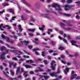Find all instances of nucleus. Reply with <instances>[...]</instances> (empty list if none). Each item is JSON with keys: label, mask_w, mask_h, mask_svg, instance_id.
<instances>
[{"label": "nucleus", "mask_w": 80, "mask_h": 80, "mask_svg": "<svg viewBox=\"0 0 80 80\" xmlns=\"http://www.w3.org/2000/svg\"><path fill=\"white\" fill-rule=\"evenodd\" d=\"M23 57L24 58H29V56H26L25 55H24L23 56Z\"/></svg>", "instance_id": "obj_50"}, {"label": "nucleus", "mask_w": 80, "mask_h": 80, "mask_svg": "<svg viewBox=\"0 0 80 80\" xmlns=\"http://www.w3.org/2000/svg\"><path fill=\"white\" fill-rule=\"evenodd\" d=\"M59 34H60L61 35L62 34H63V31H60L59 32Z\"/></svg>", "instance_id": "obj_43"}, {"label": "nucleus", "mask_w": 80, "mask_h": 80, "mask_svg": "<svg viewBox=\"0 0 80 80\" xmlns=\"http://www.w3.org/2000/svg\"><path fill=\"white\" fill-rule=\"evenodd\" d=\"M13 37L15 39V40H16V39H17V37L15 36V35L13 36V37Z\"/></svg>", "instance_id": "obj_61"}, {"label": "nucleus", "mask_w": 80, "mask_h": 80, "mask_svg": "<svg viewBox=\"0 0 80 80\" xmlns=\"http://www.w3.org/2000/svg\"><path fill=\"white\" fill-rule=\"evenodd\" d=\"M25 68H31V67H32V66H31L27 64L25 65Z\"/></svg>", "instance_id": "obj_21"}, {"label": "nucleus", "mask_w": 80, "mask_h": 80, "mask_svg": "<svg viewBox=\"0 0 80 80\" xmlns=\"http://www.w3.org/2000/svg\"><path fill=\"white\" fill-rule=\"evenodd\" d=\"M16 17H13L11 19V20H10V22H12V20H15V18H16Z\"/></svg>", "instance_id": "obj_31"}, {"label": "nucleus", "mask_w": 80, "mask_h": 80, "mask_svg": "<svg viewBox=\"0 0 80 80\" xmlns=\"http://www.w3.org/2000/svg\"><path fill=\"white\" fill-rule=\"evenodd\" d=\"M28 48H29V49H30L32 48V46H28Z\"/></svg>", "instance_id": "obj_54"}, {"label": "nucleus", "mask_w": 80, "mask_h": 80, "mask_svg": "<svg viewBox=\"0 0 80 80\" xmlns=\"http://www.w3.org/2000/svg\"><path fill=\"white\" fill-rule=\"evenodd\" d=\"M10 72L12 75H14V72L13 71L11 70H10Z\"/></svg>", "instance_id": "obj_35"}, {"label": "nucleus", "mask_w": 80, "mask_h": 80, "mask_svg": "<svg viewBox=\"0 0 80 80\" xmlns=\"http://www.w3.org/2000/svg\"><path fill=\"white\" fill-rule=\"evenodd\" d=\"M48 52L50 53H53V52H55V51H53V50H49Z\"/></svg>", "instance_id": "obj_39"}, {"label": "nucleus", "mask_w": 80, "mask_h": 80, "mask_svg": "<svg viewBox=\"0 0 80 80\" xmlns=\"http://www.w3.org/2000/svg\"><path fill=\"white\" fill-rule=\"evenodd\" d=\"M55 63V61H53L51 62L50 63L51 65V68L52 70H55V67L53 66V64L54 63Z\"/></svg>", "instance_id": "obj_8"}, {"label": "nucleus", "mask_w": 80, "mask_h": 80, "mask_svg": "<svg viewBox=\"0 0 80 80\" xmlns=\"http://www.w3.org/2000/svg\"><path fill=\"white\" fill-rule=\"evenodd\" d=\"M6 2H9L10 3H15V4H16V5H18V3H17V2L15 1V0H5Z\"/></svg>", "instance_id": "obj_9"}, {"label": "nucleus", "mask_w": 80, "mask_h": 80, "mask_svg": "<svg viewBox=\"0 0 80 80\" xmlns=\"http://www.w3.org/2000/svg\"><path fill=\"white\" fill-rule=\"evenodd\" d=\"M54 29L57 32V31H58V29L57 28H54Z\"/></svg>", "instance_id": "obj_63"}, {"label": "nucleus", "mask_w": 80, "mask_h": 80, "mask_svg": "<svg viewBox=\"0 0 80 80\" xmlns=\"http://www.w3.org/2000/svg\"><path fill=\"white\" fill-rule=\"evenodd\" d=\"M52 45H55V42L52 41Z\"/></svg>", "instance_id": "obj_57"}, {"label": "nucleus", "mask_w": 80, "mask_h": 80, "mask_svg": "<svg viewBox=\"0 0 80 80\" xmlns=\"http://www.w3.org/2000/svg\"><path fill=\"white\" fill-rule=\"evenodd\" d=\"M22 2H24V3L25 4H26L28 6H30V4L28 3V2H26L25 0H21Z\"/></svg>", "instance_id": "obj_20"}, {"label": "nucleus", "mask_w": 80, "mask_h": 80, "mask_svg": "<svg viewBox=\"0 0 80 80\" xmlns=\"http://www.w3.org/2000/svg\"><path fill=\"white\" fill-rule=\"evenodd\" d=\"M33 51H35V53L36 55H39V53L36 51L37 50H39V49L38 48H34L32 49Z\"/></svg>", "instance_id": "obj_15"}, {"label": "nucleus", "mask_w": 80, "mask_h": 80, "mask_svg": "<svg viewBox=\"0 0 80 80\" xmlns=\"http://www.w3.org/2000/svg\"><path fill=\"white\" fill-rule=\"evenodd\" d=\"M61 62L62 63H63L64 64H65V63H66V62H65V61L63 60L61 61Z\"/></svg>", "instance_id": "obj_58"}, {"label": "nucleus", "mask_w": 80, "mask_h": 80, "mask_svg": "<svg viewBox=\"0 0 80 80\" xmlns=\"http://www.w3.org/2000/svg\"><path fill=\"white\" fill-rule=\"evenodd\" d=\"M71 7H72L71 6L66 5L64 6V9L65 11H67V10H68Z\"/></svg>", "instance_id": "obj_7"}, {"label": "nucleus", "mask_w": 80, "mask_h": 80, "mask_svg": "<svg viewBox=\"0 0 80 80\" xmlns=\"http://www.w3.org/2000/svg\"><path fill=\"white\" fill-rule=\"evenodd\" d=\"M75 3H76L78 5H80V1H77L75 2Z\"/></svg>", "instance_id": "obj_37"}, {"label": "nucleus", "mask_w": 80, "mask_h": 80, "mask_svg": "<svg viewBox=\"0 0 80 80\" xmlns=\"http://www.w3.org/2000/svg\"><path fill=\"white\" fill-rule=\"evenodd\" d=\"M61 73V71L60 70H58L57 72H56V73H57H57Z\"/></svg>", "instance_id": "obj_51"}, {"label": "nucleus", "mask_w": 80, "mask_h": 80, "mask_svg": "<svg viewBox=\"0 0 80 80\" xmlns=\"http://www.w3.org/2000/svg\"><path fill=\"white\" fill-rule=\"evenodd\" d=\"M43 75H44L43 76H41L40 75H39V74H37V76H39V78H40V79L42 78H44L45 80H46L47 79H48V78H49V76H47V73H44L43 74Z\"/></svg>", "instance_id": "obj_3"}, {"label": "nucleus", "mask_w": 80, "mask_h": 80, "mask_svg": "<svg viewBox=\"0 0 80 80\" xmlns=\"http://www.w3.org/2000/svg\"><path fill=\"white\" fill-rule=\"evenodd\" d=\"M3 28H5V27L3 26V24L0 25V29L2 31L3 30Z\"/></svg>", "instance_id": "obj_18"}, {"label": "nucleus", "mask_w": 80, "mask_h": 80, "mask_svg": "<svg viewBox=\"0 0 80 80\" xmlns=\"http://www.w3.org/2000/svg\"><path fill=\"white\" fill-rule=\"evenodd\" d=\"M5 27H8V29H10V28H11V27H9V26H8L7 25H5Z\"/></svg>", "instance_id": "obj_46"}, {"label": "nucleus", "mask_w": 80, "mask_h": 80, "mask_svg": "<svg viewBox=\"0 0 80 80\" xmlns=\"http://www.w3.org/2000/svg\"><path fill=\"white\" fill-rule=\"evenodd\" d=\"M43 62L45 64H47L48 63V62L46 60H44L43 61Z\"/></svg>", "instance_id": "obj_45"}, {"label": "nucleus", "mask_w": 80, "mask_h": 80, "mask_svg": "<svg viewBox=\"0 0 80 80\" xmlns=\"http://www.w3.org/2000/svg\"><path fill=\"white\" fill-rule=\"evenodd\" d=\"M17 35L19 37H20V36H21V35H22V34L20 33H17Z\"/></svg>", "instance_id": "obj_55"}, {"label": "nucleus", "mask_w": 80, "mask_h": 80, "mask_svg": "<svg viewBox=\"0 0 80 80\" xmlns=\"http://www.w3.org/2000/svg\"><path fill=\"white\" fill-rule=\"evenodd\" d=\"M60 25L61 26V27H62L63 26H72V25L70 23L68 24L67 23H65L64 24L62 22H61L60 23Z\"/></svg>", "instance_id": "obj_10"}, {"label": "nucleus", "mask_w": 80, "mask_h": 80, "mask_svg": "<svg viewBox=\"0 0 80 80\" xmlns=\"http://www.w3.org/2000/svg\"><path fill=\"white\" fill-rule=\"evenodd\" d=\"M6 46L8 47V48H11V49H15V48L14 47H10V45L7 44H6Z\"/></svg>", "instance_id": "obj_22"}, {"label": "nucleus", "mask_w": 80, "mask_h": 80, "mask_svg": "<svg viewBox=\"0 0 80 80\" xmlns=\"http://www.w3.org/2000/svg\"><path fill=\"white\" fill-rule=\"evenodd\" d=\"M20 67H18L17 68V70H16V73L17 74H20V73H22V72H23V68H21V71H20Z\"/></svg>", "instance_id": "obj_6"}, {"label": "nucleus", "mask_w": 80, "mask_h": 80, "mask_svg": "<svg viewBox=\"0 0 80 80\" xmlns=\"http://www.w3.org/2000/svg\"><path fill=\"white\" fill-rule=\"evenodd\" d=\"M52 7L55 8L57 10H58L59 11H61L62 10L60 6L57 4H52Z\"/></svg>", "instance_id": "obj_2"}, {"label": "nucleus", "mask_w": 80, "mask_h": 80, "mask_svg": "<svg viewBox=\"0 0 80 80\" xmlns=\"http://www.w3.org/2000/svg\"><path fill=\"white\" fill-rule=\"evenodd\" d=\"M26 62L27 63H33V61L32 60H26Z\"/></svg>", "instance_id": "obj_24"}, {"label": "nucleus", "mask_w": 80, "mask_h": 80, "mask_svg": "<svg viewBox=\"0 0 80 80\" xmlns=\"http://www.w3.org/2000/svg\"><path fill=\"white\" fill-rule=\"evenodd\" d=\"M38 70H35V72H43V70L40 68H38Z\"/></svg>", "instance_id": "obj_16"}, {"label": "nucleus", "mask_w": 80, "mask_h": 80, "mask_svg": "<svg viewBox=\"0 0 80 80\" xmlns=\"http://www.w3.org/2000/svg\"><path fill=\"white\" fill-rule=\"evenodd\" d=\"M71 77L70 78V80H73L76 78V77L77 76V75L76 74H75V72L73 71L71 72Z\"/></svg>", "instance_id": "obj_5"}, {"label": "nucleus", "mask_w": 80, "mask_h": 80, "mask_svg": "<svg viewBox=\"0 0 80 80\" xmlns=\"http://www.w3.org/2000/svg\"><path fill=\"white\" fill-rule=\"evenodd\" d=\"M1 37L2 38V39H7L8 42H10L11 43H13V41L9 40V38L8 37L5 38V36L3 34H2Z\"/></svg>", "instance_id": "obj_4"}, {"label": "nucleus", "mask_w": 80, "mask_h": 80, "mask_svg": "<svg viewBox=\"0 0 80 80\" xmlns=\"http://www.w3.org/2000/svg\"><path fill=\"white\" fill-rule=\"evenodd\" d=\"M65 48L64 47L60 46V47L58 48V49L60 50H64Z\"/></svg>", "instance_id": "obj_25"}, {"label": "nucleus", "mask_w": 80, "mask_h": 80, "mask_svg": "<svg viewBox=\"0 0 80 80\" xmlns=\"http://www.w3.org/2000/svg\"><path fill=\"white\" fill-rule=\"evenodd\" d=\"M48 32L47 33L48 34V35H50V32H52V29H48Z\"/></svg>", "instance_id": "obj_33"}, {"label": "nucleus", "mask_w": 80, "mask_h": 80, "mask_svg": "<svg viewBox=\"0 0 80 80\" xmlns=\"http://www.w3.org/2000/svg\"><path fill=\"white\" fill-rule=\"evenodd\" d=\"M9 4L7 3H4L3 4V7H6V6H8Z\"/></svg>", "instance_id": "obj_38"}, {"label": "nucleus", "mask_w": 80, "mask_h": 80, "mask_svg": "<svg viewBox=\"0 0 80 80\" xmlns=\"http://www.w3.org/2000/svg\"><path fill=\"white\" fill-rule=\"evenodd\" d=\"M9 52H15V53H18L17 54L18 55H20L19 54H22V52L21 51H15L14 50H6V52H2V54L0 55V59H2V60H3V59H5V56H4V55L7 54V53H8Z\"/></svg>", "instance_id": "obj_1"}, {"label": "nucleus", "mask_w": 80, "mask_h": 80, "mask_svg": "<svg viewBox=\"0 0 80 80\" xmlns=\"http://www.w3.org/2000/svg\"><path fill=\"white\" fill-rule=\"evenodd\" d=\"M9 12H11V13H12V14H14L15 12L13 11L12 9H10V10H9Z\"/></svg>", "instance_id": "obj_29"}, {"label": "nucleus", "mask_w": 80, "mask_h": 80, "mask_svg": "<svg viewBox=\"0 0 80 80\" xmlns=\"http://www.w3.org/2000/svg\"><path fill=\"white\" fill-rule=\"evenodd\" d=\"M74 63H75V64L76 65H77V64H78V63H77V61H76L75 60H74Z\"/></svg>", "instance_id": "obj_48"}, {"label": "nucleus", "mask_w": 80, "mask_h": 80, "mask_svg": "<svg viewBox=\"0 0 80 80\" xmlns=\"http://www.w3.org/2000/svg\"><path fill=\"white\" fill-rule=\"evenodd\" d=\"M65 52L66 53V54L68 55V51H66Z\"/></svg>", "instance_id": "obj_64"}, {"label": "nucleus", "mask_w": 80, "mask_h": 80, "mask_svg": "<svg viewBox=\"0 0 80 80\" xmlns=\"http://www.w3.org/2000/svg\"><path fill=\"white\" fill-rule=\"evenodd\" d=\"M76 19L78 20V19H79V18H80V17H79L78 16H76Z\"/></svg>", "instance_id": "obj_53"}, {"label": "nucleus", "mask_w": 80, "mask_h": 80, "mask_svg": "<svg viewBox=\"0 0 80 80\" xmlns=\"http://www.w3.org/2000/svg\"><path fill=\"white\" fill-rule=\"evenodd\" d=\"M5 10H3L2 11H0V15L1 14H2L3 13H4L5 12Z\"/></svg>", "instance_id": "obj_41"}, {"label": "nucleus", "mask_w": 80, "mask_h": 80, "mask_svg": "<svg viewBox=\"0 0 80 80\" xmlns=\"http://www.w3.org/2000/svg\"><path fill=\"white\" fill-rule=\"evenodd\" d=\"M45 27V26H42V28H39V30H41L42 31H43V28H44Z\"/></svg>", "instance_id": "obj_28"}, {"label": "nucleus", "mask_w": 80, "mask_h": 80, "mask_svg": "<svg viewBox=\"0 0 80 80\" xmlns=\"http://www.w3.org/2000/svg\"><path fill=\"white\" fill-rule=\"evenodd\" d=\"M29 35H30V36H31V37H33V33H30L29 34Z\"/></svg>", "instance_id": "obj_59"}, {"label": "nucleus", "mask_w": 80, "mask_h": 80, "mask_svg": "<svg viewBox=\"0 0 80 80\" xmlns=\"http://www.w3.org/2000/svg\"><path fill=\"white\" fill-rule=\"evenodd\" d=\"M76 39H80V36H78L76 38Z\"/></svg>", "instance_id": "obj_44"}, {"label": "nucleus", "mask_w": 80, "mask_h": 80, "mask_svg": "<svg viewBox=\"0 0 80 80\" xmlns=\"http://www.w3.org/2000/svg\"><path fill=\"white\" fill-rule=\"evenodd\" d=\"M36 30V29H28V31H29V32H34V31H35V30Z\"/></svg>", "instance_id": "obj_23"}, {"label": "nucleus", "mask_w": 80, "mask_h": 80, "mask_svg": "<svg viewBox=\"0 0 80 80\" xmlns=\"http://www.w3.org/2000/svg\"><path fill=\"white\" fill-rule=\"evenodd\" d=\"M60 57H61V58H65V56H64V55H61L60 56Z\"/></svg>", "instance_id": "obj_52"}, {"label": "nucleus", "mask_w": 80, "mask_h": 80, "mask_svg": "<svg viewBox=\"0 0 80 80\" xmlns=\"http://www.w3.org/2000/svg\"><path fill=\"white\" fill-rule=\"evenodd\" d=\"M64 37H67V38H68L69 39H70L71 38H70V36L69 35H66L65 34L63 35Z\"/></svg>", "instance_id": "obj_19"}, {"label": "nucleus", "mask_w": 80, "mask_h": 80, "mask_svg": "<svg viewBox=\"0 0 80 80\" xmlns=\"http://www.w3.org/2000/svg\"><path fill=\"white\" fill-rule=\"evenodd\" d=\"M21 18V19H22V20H27V18H25V17L23 16H22Z\"/></svg>", "instance_id": "obj_30"}, {"label": "nucleus", "mask_w": 80, "mask_h": 80, "mask_svg": "<svg viewBox=\"0 0 80 80\" xmlns=\"http://www.w3.org/2000/svg\"><path fill=\"white\" fill-rule=\"evenodd\" d=\"M24 75L25 77H27V72H24Z\"/></svg>", "instance_id": "obj_34"}, {"label": "nucleus", "mask_w": 80, "mask_h": 80, "mask_svg": "<svg viewBox=\"0 0 80 80\" xmlns=\"http://www.w3.org/2000/svg\"><path fill=\"white\" fill-rule=\"evenodd\" d=\"M50 75L52 77H57V73L55 72H52V73H50Z\"/></svg>", "instance_id": "obj_14"}, {"label": "nucleus", "mask_w": 80, "mask_h": 80, "mask_svg": "<svg viewBox=\"0 0 80 80\" xmlns=\"http://www.w3.org/2000/svg\"><path fill=\"white\" fill-rule=\"evenodd\" d=\"M71 63H71V62H69L67 63V64L68 65H71Z\"/></svg>", "instance_id": "obj_49"}, {"label": "nucleus", "mask_w": 80, "mask_h": 80, "mask_svg": "<svg viewBox=\"0 0 80 80\" xmlns=\"http://www.w3.org/2000/svg\"><path fill=\"white\" fill-rule=\"evenodd\" d=\"M6 49V48L4 46H2L1 47L0 50L1 51H2V50H5Z\"/></svg>", "instance_id": "obj_27"}, {"label": "nucleus", "mask_w": 80, "mask_h": 80, "mask_svg": "<svg viewBox=\"0 0 80 80\" xmlns=\"http://www.w3.org/2000/svg\"><path fill=\"white\" fill-rule=\"evenodd\" d=\"M13 65V67L14 68H15V67H16V65H17V64L16 63H13L12 62H9V67H10L11 66V65Z\"/></svg>", "instance_id": "obj_12"}, {"label": "nucleus", "mask_w": 80, "mask_h": 80, "mask_svg": "<svg viewBox=\"0 0 80 80\" xmlns=\"http://www.w3.org/2000/svg\"><path fill=\"white\" fill-rule=\"evenodd\" d=\"M58 38L60 40H63V38H62V37H60V36H59L58 37Z\"/></svg>", "instance_id": "obj_56"}, {"label": "nucleus", "mask_w": 80, "mask_h": 80, "mask_svg": "<svg viewBox=\"0 0 80 80\" xmlns=\"http://www.w3.org/2000/svg\"><path fill=\"white\" fill-rule=\"evenodd\" d=\"M68 70H69V68H66L64 72L65 74H67V73L68 72Z\"/></svg>", "instance_id": "obj_17"}, {"label": "nucleus", "mask_w": 80, "mask_h": 80, "mask_svg": "<svg viewBox=\"0 0 80 80\" xmlns=\"http://www.w3.org/2000/svg\"><path fill=\"white\" fill-rule=\"evenodd\" d=\"M41 16H43L46 18H48V19H50L51 18V16H49L48 15H45L43 14H42L41 15Z\"/></svg>", "instance_id": "obj_11"}, {"label": "nucleus", "mask_w": 80, "mask_h": 80, "mask_svg": "<svg viewBox=\"0 0 80 80\" xmlns=\"http://www.w3.org/2000/svg\"><path fill=\"white\" fill-rule=\"evenodd\" d=\"M12 60H18V59H17V58H15V57H14L13 58H12Z\"/></svg>", "instance_id": "obj_47"}, {"label": "nucleus", "mask_w": 80, "mask_h": 80, "mask_svg": "<svg viewBox=\"0 0 80 80\" xmlns=\"http://www.w3.org/2000/svg\"><path fill=\"white\" fill-rule=\"evenodd\" d=\"M72 2V0H68L67 1V2L68 3H70Z\"/></svg>", "instance_id": "obj_40"}, {"label": "nucleus", "mask_w": 80, "mask_h": 80, "mask_svg": "<svg viewBox=\"0 0 80 80\" xmlns=\"http://www.w3.org/2000/svg\"><path fill=\"white\" fill-rule=\"evenodd\" d=\"M30 43V42L28 41H24L21 42V43L22 44H25V45H28V44Z\"/></svg>", "instance_id": "obj_13"}, {"label": "nucleus", "mask_w": 80, "mask_h": 80, "mask_svg": "<svg viewBox=\"0 0 80 80\" xmlns=\"http://www.w3.org/2000/svg\"><path fill=\"white\" fill-rule=\"evenodd\" d=\"M76 80H79L80 79V77L78 76L76 78Z\"/></svg>", "instance_id": "obj_60"}, {"label": "nucleus", "mask_w": 80, "mask_h": 80, "mask_svg": "<svg viewBox=\"0 0 80 80\" xmlns=\"http://www.w3.org/2000/svg\"><path fill=\"white\" fill-rule=\"evenodd\" d=\"M63 41L65 43H67V40L66 39H63Z\"/></svg>", "instance_id": "obj_62"}, {"label": "nucleus", "mask_w": 80, "mask_h": 80, "mask_svg": "<svg viewBox=\"0 0 80 80\" xmlns=\"http://www.w3.org/2000/svg\"><path fill=\"white\" fill-rule=\"evenodd\" d=\"M30 21H31V22H35V19H34L33 18H31Z\"/></svg>", "instance_id": "obj_32"}, {"label": "nucleus", "mask_w": 80, "mask_h": 80, "mask_svg": "<svg viewBox=\"0 0 80 80\" xmlns=\"http://www.w3.org/2000/svg\"><path fill=\"white\" fill-rule=\"evenodd\" d=\"M42 55L43 57H45V52H42Z\"/></svg>", "instance_id": "obj_42"}, {"label": "nucleus", "mask_w": 80, "mask_h": 80, "mask_svg": "<svg viewBox=\"0 0 80 80\" xmlns=\"http://www.w3.org/2000/svg\"><path fill=\"white\" fill-rule=\"evenodd\" d=\"M64 15L66 16V17H70L71 16L70 14H64Z\"/></svg>", "instance_id": "obj_36"}, {"label": "nucleus", "mask_w": 80, "mask_h": 80, "mask_svg": "<svg viewBox=\"0 0 80 80\" xmlns=\"http://www.w3.org/2000/svg\"><path fill=\"white\" fill-rule=\"evenodd\" d=\"M18 28L21 31H22V30H23V29H22V28H21V25H18Z\"/></svg>", "instance_id": "obj_26"}]
</instances>
